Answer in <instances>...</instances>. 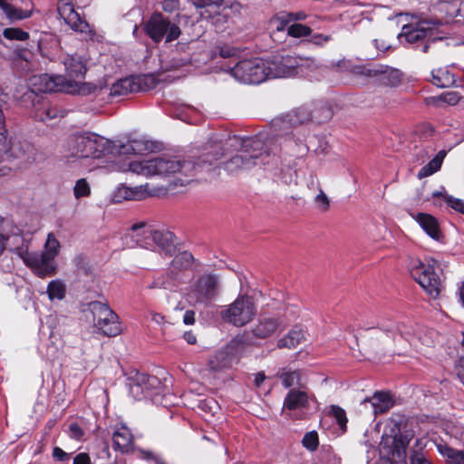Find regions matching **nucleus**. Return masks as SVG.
<instances>
[{"mask_svg":"<svg viewBox=\"0 0 464 464\" xmlns=\"http://www.w3.org/2000/svg\"><path fill=\"white\" fill-rule=\"evenodd\" d=\"M117 169L122 172L130 171L147 178L176 173L189 176L194 169V165L190 161L180 160L176 157L163 156L141 160H129L121 164Z\"/></svg>","mask_w":464,"mask_h":464,"instance_id":"nucleus-1","label":"nucleus"},{"mask_svg":"<svg viewBox=\"0 0 464 464\" xmlns=\"http://www.w3.org/2000/svg\"><path fill=\"white\" fill-rule=\"evenodd\" d=\"M129 236L137 246L157 250L166 256H171L176 251L174 235L170 231L156 228L145 222L132 225Z\"/></svg>","mask_w":464,"mask_h":464,"instance_id":"nucleus-2","label":"nucleus"},{"mask_svg":"<svg viewBox=\"0 0 464 464\" xmlns=\"http://www.w3.org/2000/svg\"><path fill=\"white\" fill-rule=\"evenodd\" d=\"M113 143L92 132L70 137L67 150L72 157L101 159L112 153Z\"/></svg>","mask_w":464,"mask_h":464,"instance_id":"nucleus-3","label":"nucleus"},{"mask_svg":"<svg viewBox=\"0 0 464 464\" xmlns=\"http://www.w3.org/2000/svg\"><path fill=\"white\" fill-rule=\"evenodd\" d=\"M31 91L29 92H64L85 95L94 91L95 86L91 83L78 82L67 80L63 75L39 74L29 79Z\"/></svg>","mask_w":464,"mask_h":464,"instance_id":"nucleus-4","label":"nucleus"},{"mask_svg":"<svg viewBox=\"0 0 464 464\" xmlns=\"http://www.w3.org/2000/svg\"><path fill=\"white\" fill-rule=\"evenodd\" d=\"M409 268L411 276L423 290L432 298H437L444 287L437 261L429 258L423 262L419 258H413Z\"/></svg>","mask_w":464,"mask_h":464,"instance_id":"nucleus-5","label":"nucleus"},{"mask_svg":"<svg viewBox=\"0 0 464 464\" xmlns=\"http://www.w3.org/2000/svg\"><path fill=\"white\" fill-rule=\"evenodd\" d=\"M439 21H430L426 19H419L402 26L401 38L410 44L420 43L421 52L427 53L431 43L442 40L444 36L437 35Z\"/></svg>","mask_w":464,"mask_h":464,"instance_id":"nucleus-6","label":"nucleus"},{"mask_svg":"<svg viewBox=\"0 0 464 464\" xmlns=\"http://www.w3.org/2000/svg\"><path fill=\"white\" fill-rule=\"evenodd\" d=\"M399 334L395 338L398 347L386 350L388 352L402 353L406 352V346L402 343L404 340L417 352H422L424 348L430 347L435 342V332L421 327H414L411 325L401 324L398 328Z\"/></svg>","mask_w":464,"mask_h":464,"instance_id":"nucleus-7","label":"nucleus"},{"mask_svg":"<svg viewBox=\"0 0 464 464\" xmlns=\"http://www.w3.org/2000/svg\"><path fill=\"white\" fill-rule=\"evenodd\" d=\"M87 311L92 314L93 326L98 333L110 337L121 333L120 318L107 303L91 302L88 304Z\"/></svg>","mask_w":464,"mask_h":464,"instance_id":"nucleus-8","label":"nucleus"},{"mask_svg":"<svg viewBox=\"0 0 464 464\" xmlns=\"http://www.w3.org/2000/svg\"><path fill=\"white\" fill-rule=\"evenodd\" d=\"M244 147L246 150L237 154L226 163V169L228 171L251 169L255 166L265 164L266 159L269 158V154L264 150V145L260 140H248Z\"/></svg>","mask_w":464,"mask_h":464,"instance_id":"nucleus-9","label":"nucleus"},{"mask_svg":"<svg viewBox=\"0 0 464 464\" xmlns=\"http://www.w3.org/2000/svg\"><path fill=\"white\" fill-rule=\"evenodd\" d=\"M256 314V306L246 295H239L233 303L220 310L221 318L237 327L247 324L254 319Z\"/></svg>","mask_w":464,"mask_h":464,"instance_id":"nucleus-10","label":"nucleus"},{"mask_svg":"<svg viewBox=\"0 0 464 464\" xmlns=\"http://www.w3.org/2000/svg\"><path fill=\"white\" fill-rule=\"evenodd\" d=\"M266 60L256 57L238 62L230 69V73L240 82L258 84L266 80Z\"/></svg>","mask_w":464,"mask_h":464,"instance_id":"nucleus-11","label":"nucleus"},{"mask_svg":"<svg viewBox=\"0 0 464 464\" xmlns=\"http://www.w3.org/2000/svg\"><path fill=\"white\" fill-rule=\"evenodd\" d=\"M145 31L155 43H159L163 38L166 43H170L180 34L179 27L160 13L151 15L146 23Z\"/></svg>","mask_w":464,"mask_h":464,"instance_id":"nucleus-12","label":"nucleus"},{"mask_svg":"<svg viewBox=\"0 0 464 464\" xmlns=\"http://www.w3.org/2000/svg\"><path fill=\"white\" fill-rule=\"evenodd\" d=\"M160 389V381L156 376L146 373H137L129 384L130 395L138 401L150 399L153 402H159Z\"/></svg>","mask_w":464,"mask_h":464,"instance_id":"nucleus-13","label":"nucleus"},{"mask_svg":"<svg viewBox=\"0 0 464 464\" xmlns=\"http://www.w3.org/2000/svg\"><path fill=\"white\" fill-rule=\"evenodd\" d=\"M157 85L156 79L150 74L122 78L110 89L111 97H121L137 92H146Z\"/></svg>","mask_w":464,"mask_h":464,"instance_id":"nucleus-14","label":"nucleus"},{"mask_svg":"<svg viewBox=\"0 0 464 464\" xmlns=\"http://www.w3.org/2000/svg\"><path fill=\"white\" fill-rule=\"evenodd\" d=\"M355 72L373 78L379 84L388 87L399 86L403 78V73L399 69L383 64L359 67Z\"/></svg>","mask_w":464,"mask_h":464,"instance_id":"nucleus-15","label":"nucleus"},{"mask_svg":"<svg viewBox=\"0 0 464 464\" xmlns=\"http://www.w3.org/2000/svg\"><path fill=\"white\" fill-rule=\"evenodd\" d=\"M16 253L24 263L30 267L38 276L44 277L55 273L56 266L44 251L42 253L29 252L23 248H17Z\"/></svg>","mask_w":464,"mask_h":464,"instance_id":"nucleus-16","label":"nucleus"},{"mask_svg":"<svg viewBox=\"0 0 464 464\" xmlns=\"http://www.w3.org/2000/svg\"><path fill=\"white\" fill-rule=\"evenodd\" d=\"M218 277L215 275L206 274L197 280L189 296L197 303L206 304L214 300L218 296Z\"/></svg>","mask_w":464,"mask_h":464,"instance_id":"nucleus-17","label":"nucleus"},{"mask_svg":"<svg viewBox=\"0 0 464 464\" xmlns=\"http://www.w3.org/2000/svg\"><path fill=\"white\" fill-rule=\"evenodd\" d=\"M310 396L302 389H291L284 400L283 411L293 419H302L306 410L309 409Z\"/></svg>","mask_w":464,"mask_h":464,"instance_id":"nucleus-18","label":"nucleus"},{"mask_svg":"<svg viewBox=\"0 0 464 464\" xmlns=\"http://www.w3.org/2000/svg\"><path fill=\"white\" fill-rule=\"evenodd\" d=\"M57 9L60 16L72 30L84 34L86 37L92 39L94 36L93 30L91 28V25L74 10L71 0H59Z\"/></svg>","mask_w":464,"mask_h":464,"instance_id":"nucleus-19","label":"nucleus"},{"mask_svg":"<svg viewBox=\"0 0 464 464\" xmlns=\"http://www.w3.org/2000/svg\"><path fill=\"white\" fill-rule=\"evenodd\" d=\"M266 62V79L286 78L296 75L299 72V65L296 58L292 56L275 57Z\"/></svg>","mask_w":464,"mask_h":464,"instance_id":"nucleus-20","label":"nucleus"},{"mask_svg":"<svg viewBox=\"0 0 464 464\" xmlns=\"http://www.w3.org/2000/svg\"><path fill=\"white\" fill-rule=\"evenodd\" d=\"M407 444L402 437L386 439L380 444V453L393 464H406Z\"/></svg>","mask_w":464,"mask_h":464,"instance_id":"nucleus-21","label":"nucleus"},{"mask_svg":"<svg viewBox=\"0 0 464 464\" xmlns=\"http://www.w3.org/2000/svg\"><path fill=\"white\" fill-rule=\"evenodd\" d=\"M164 193V189L160 188H150L149 184L129 188L125 185L118 187L113 195L115 201L119 202L122 199L126 200H139L147 196L155 197Z\"/></svg>","mask_w":464,"mask_h":464,"instance_id":"nucleus-22","label":"nucleus"},{"mask_svg":"<svg viewBox=\"0 0 464 464\" xmlns=\"http://www.w3.org/2000/svg\"><path fill=\"white\" fill-rule=\"evenodd\" d=\"M24 97L32 102V112L37 121H46L57 117V110L53 108L49 102L45 101L43 96L34 94V92H26Z\"/></svg>","mask_w":464,"mask_h":464,"instance_id":"nucleus-23","label":"nucleus"},{"mask_svg":"<svg viewBox=\"0 0 464 464\" xmlns=\"http://www.w3.org/2000/svg\"><path fill=\"white\" fill-rule=\"evenodd\" d=\"M10 156L19 160L20 164L27 165L35 160V149L24 140L13 141L9 149Z\"/></svg>","mask_w":464,"mask_h":464,"instance_id":"nucleus-24","label":"nucleus"},{"mask_svg":"<svg viewBox=\"0 0 464 464\" xmlns=\"http://www.w3.org/2000/svg\"><path fill=\"white\" fill-rule=\"evenodd\" d=\"M193 261L194 257L189 252L176 255L168 268V276L179 280L183 272L191 268Z\"/></svg>","mask_w":464,"mask_h":464,"instance_id":"nucleus-25","label":"nucleus"},{"mask_svg":"<svg viewBox=\"0 0 464 464\" xmlns=\"http://www.w3.org/2000/svg\"><path fill=\"white\" fill-rule=\"evenodd\" d=\"M113 449L121 452H128L132 449L133 435L124 424L117 426L112 434Z\"/></svg>","mask_w":464,"mask_h":464,"instance_id":"nucleus-26","label":"nucleus"},{"mask_svg":"<svg viewBox=\"0 0 464 464\" xmlns=\"http://www.w3.org/2000/svg\"><path fill=\"white\" fill-rule=\"evenodd\" d=\"M234 355L230 347L218 351L208 360V367L212 372H222L232 367Z\"/></svg>","mask_w":464,"mask_h":464,"instance_id":"nucleus-27","label":"nucleus"},{"mask_svg":"<svg viewBox=\"0 0 464 464\" xmlns=\"http://www.w3.org/2000/svg\"><path fill=\"white\" fill-rule=\"evenodd\" d=\"M68 76L82 78L86 73V61L78 53L66 55L63 60Z\"/></svg>","mask_w":464,"mask_h":464,"instance_id":"nucleus-28","label":"nucleus"},{"mask_svg":"<svg viewBox=\"0 0 464 464\" xmlns=\"http://www.w3.org/2000/svg\"><path fill=\"white\" fill-rule=\"evenodd\" d=\"M412 218L419 223L420 227L433 239L440 241L442 237L437 219L430 214L418 213Z\"/></svg>","mask_w":464,"mask_h":464,"instance_id":"nucleus-29","label":"nucleus"},{"mask_svg":"<svg viewBox=\"0 0 464 464\" xmlns=\"http://www.w3.org/2000/svg\"><path fill=\"white\" fill-rule=\"evenodd\" d=\"M199 11L203 19H209L220 14L224 0H190Z\"/></svg>","mask_w":464,"mask_h":464,"instance_id":"nucleus-30","label":"nucleus"},{"mask_svg":"<svg viewBox=\"0 0 464 464\" xmlns=\"http://www.w3.org/2000/svg\"><path fill=\"white\" fill-rule=\"evenodd\" d=\"M436 448L446 464H464V449L452 448L443 441L437 442Z\"/></svg>","mask_w":464,"mask_h":464,"instance_id":"nucleus-31","label":"nucleus"},{"mask_svg":"<svg viewBox=\"0 0 464 464\" xmlns=\"http://www.w3.org/2000/svg\"><path fill=\"white\" fill-rule=\"evenodd\" d=\"M364 401H371L375 414L386 412L394 403L391 394L383 392H376L371 400Z\"/></svg>","mask_w":464,"mask_h":464,"instance_id":"nucleus-32","label":"nucleus"},{"mask_svg":"<svg viewBox=\"0 0 464 464\" xmlns=\"http://www.w3.org/2000/svg\"><path fill=\"white\" fill-rule=\"evenodd\" d=\"M279 327V323L274 318L260 320L253 328V334L258 338L265 339L272 335Z\"/></svg>","mask_w":464,"mask_h":464,"instance_id":"nucleus-33","label":"nucleus"},{"mask_svg":"<svg viewBox=\"0 0 464 464\" xmlns=\"http://www.w3.org/2000/svg\"><path fill=\"white\" fill-rule=\"evenodd\" d=\"M304 332L300 329H293L286 335L280 338L277 341V347L287 348V349H295L298 344L301 343L304 339Z\"/></svg>","mask_w":464,"mask_h":464,"instance_id":"nucleus-34","label":"nucleus"},{"mask_svg":"<svg viewBox=\"0 0 464 464\" xmlns=\"http://www.w3.org/2000/svg\"><path fill=\"white\" fill-rule=\"evenodd\" d=\"M454 75L447 69L440 68L431 72V82L440 88H448L454 83Z\"/></svg>","mask_w":464,"mask_h":464,"instance_id":"nucleus-35","label":"nucleus"},{"mask_svg":"<svg viewBox=\"0 0 464 464\" xmlns=\"http://www.w3.org/2000/svg\"><path fill=\"white\" fill-rule=\"evenodd\" d=\"M278 376L285 388L302 387L301 373L297 370L282 369L278 372Z\"/></svg>","mask_w":464,"mask_h":464,"instance_id":"nucleus-36","label":"nucleus"},{"mask_svg":"<svg viewBox=\"0 0 464 464\" xmlns=\"http://www.w3.org/2000/svg\"><path fill=\"white\" fill-rule=\"evenodd\" d=\"M446 156V152L444 150L439 151V153L425 166H423L419 173V179L429 177L435 172H437L442 164V161Z\"/></svg>","mask_w":464,"mask_h":464,"instance_id":"nucleus-37","label":"nucleus"},{"mask_svg":"<svg viewBox=\"0 0 464 464\" xmlns=\"http://www.w3.org/2000/svg\"><path fill=\"white\" fill-rule=\"evenodd\" d=\"M65 284L59 279L52 280L47 286V294L50 300H62L65 296Z\"/></svg>","mask_w":464,"mask_h":464,"instance_id":"nucleus-38","label":"nucleus"},{"mask_svg":"<svg viewBox=\"0 0 464 464\" xmlns=\"http://www.w3.org/2000/svg\"><path fill=\"white\" fill-rule=\"evenodd\" d=\"M432 196L433 198H441L448 206L452 208L454 210L464 214V200L448 195L444 189L433 192Z\"/></svg>","mask_w":464,"mask_h":464,"instance_id":"nucleus-39","label":"nucleus"},{"mask_svg":"<svg viewBox=\"0 0 464 464\" xmlns=\"http://www.w3.org/2000/svg\"><path fill=\"white\" fill-rule=\"evenodd\" d=\"M311 185H315L318 188V194L314 197L316 208L322 212H326L330 208V200L328 197L320 188L319 181L316 178L312 177Z\"/></svg>","mask_w":464,"mask_h":464,"instance_id":"nucleus-40","label":"nucleus"},{"mask_svg":"<svg viewBox=\"0 0 464 464\" xmlns=\"http://www.w3.org/2000/svg\"><path fill=\"white\" fill-rule=\"evenodd\" d=\"M311 120L310 113L305 109H298L287 114L284 121L289 122L293 126L304 124Z\"/></svg>","mask_w":464,"mask_h":464,"instance_id":"nucleus-41","label":"nucleus"},{"mask_svg":"<svg viewBox=\"0 0 464 464\" xmlns=\"http://www.w3.org/2000/svg\"><path fill=\"white\" fill-rule=\"evenodd\" d=\"M5 14L10 21L24 20L32 15V11L23 10L10 4L8 6H5Z\"/></svg>","mask_w":464,"mask_h":464,"instance_id":"nucleus-42","label":"nucleus"},{"mask_svg":"<svg viewBox=\"0 0 464 464\" xmlns=\"http://www.w3.org/2000/svg\"><path fill=\"white\" fill-rule=\"evenodd\" d=\"M60 242L57 240L53 233H49L44 244V252L51 258L54 259L60 251Z\"/></svg>","mask_w":464,"mask_h":464,"instance_id":"nucleus-43","label":"nucleus"},{"mask_svg":"<svg viewBox=\"0 0 464 464\" xmlns=\"http://www.w3.org/2000/svg\"><path fill=\"white\" fill-rule=\"evenodd\" d=\"M460 95L456 92H448L439 97H429L426 99L427 104H435L443 102L450 105H455L460 99Z\"/></svg>","mask_w":464,"mask_h":464,"instance_id":"nucleus-44","label":"nucleus"},{"mask_svg":"<svg viewBox=\"0 0 464 464\" xmlns=\"http://www.w3.org/2000/svg\"><path fill=\"white\" fill-rule=\"evenodd\" d=\"M440 10L445 13L446 16L452 19L458 15L460 16V8L459 0L444 2L440 5Z\"/></svg>","mask_w":464,"mask_h":464,"instance_id":"nucleus-45","label":"nucleus"},{"mask_svg":"<svg viewBox=\"0 0 464 464\" xmlns=\"http://www.w3.org/2000/svg\"><path fill=\"white\" fill-rule=\"evenodd\" d=\"M178 279H172L168 276V271L166 274H160L157 276L152 283L148 286L150 289L153 288H169L170 287L174 282H176Z\"/></svg>","mask_w":464,"mask_h":464,"instance_id":"nucleus-46","label":"nucleus"},{"mask_svg":"<svg viewBox=\"0 0 464 464\" xmlns=\"http://www.w3.org/2000/svg\"><path fill=\"white\" fill-rule=\"evenodd\" d=\"M312 29L302 24H294L287 28V34L295 38L311 35Z\"/></svg>","mask_w":464,"mask_h":464,"instance_id":"nucleus-47","label":"nucleus"},{"mask_svg":"<svg viewBox=\"0 0 464 464\" xmlns=\"http://www.w3.org/2000/svg\"><path fill=\"white\" fill-rule=\"evenodd\" d=\"M3 35L8 40L15 41H26L29 38V34L27 32H24L20 28L14 27L5 28L3 31Z\"/></svg>","mask_w":464,"mask_h":464,"instance_id":"nucleus-48","label":"nucleus"},{"mask_svg":"<svg viewBox=\"0 0 464 464\" xmlns=\"http://www.w3.org/2000/svg\"><path fill=\"white\" fill-rule=\"evenodd\" d=\"M91 193V188L85 179H80L76 181L73 188V194L76 198L88 197Z\"/></svg>","mask_w":464,"mask_h":464,"instance_id":"nucleus-49","label":"nucleus"},{"mask_svg":"<svg viewBox=\"0 0 464 464\" xmlns=\"http://www.w3.org/2000/svg\"><path fill=\"white\" fill-rule=\"evenodd\" d=\"M318 434L316 431H310L304 434L302 444L308 450L314 451L318 447Z\"/></svg>","mask_w":464,"mask_h":464,"instance_id":"nucleus-50","label":"nucleus"},{"mask_svg":"<svg viewBox=\"0 0 464 464\" xmlns=\"http://www.w3.org/2000/svg\"><path fill=\"white\" fill-rule=\"evenodd\" d=\"M331 413L334 417L336 422L340 426L343 431L346 430L347 418L343 409L339 406L333 405L331 407Z\"/></svg>","mask_w":464,"mask_h":464,"instance_id":"nucleus-51","label":"nucleus"},{"mask_svg":"<svg viewBox=\"0 0 464 464\" xmlns=\"http://www.w3.org/2000/svg\"><path fill=\"white\" fill-rule=\"evenodd\" d=\"M309 36L308 42L317 46H324L332 40V36L329 34H311Z\"/></svg>","mask_w":464,"mask_h":464,"instance_id":"nucleus-52","label":"nucleus"},{"mask_svg":"<svg viewBox=\"0 0 464 464\" xmlns=\"http://www.w3.org/2000/svg\"><path fill=\"white\" fill-rule=\"evenodd\" d=\"M198 408L205 412L214 414L218 407L214 400H202L198 403Z\"/></svg>","mask_w":464,"mask_h":464,"instance_id":"nucleus-53","label":"nucleus"},{"mask_svg":"<svg viewBox=\"0 0 464 464\" xmlns=\"http://www.w3.org/2000/svg\"><path fill=\"white\" fill-rule=\"evenodd\" d=\"M5 222L6 220L2 216H0V255L5 249L6 243L9 238L5 229Z\"/></svg>","mask_w":464,"mask_h":464,"instance_id":"nucleus-54","label":"nucleus"},{"mask_svg":"<svg viewBox=\"0 0 464 464\" xmlns=\"http://www.w3.org/2000/svg\"><path fill=\"white\" fill-rule=\"evenodd\" d=\"M411 464H432L423 453L414 451L411 455Z\"/></svg>","mask_w":464,"mask_h":464,"instance_id":"nucleus-55","label":"nucleus"},{"mask_svg":"<svg viewBox=\"0 0 464 464\" xmlns=\"http://www.w3.org/2000/svg\"><path fill=\"white\" fill-rule=\"evenodd\" d=\"M53 457L55 460L65 461L70 459V454L59 447H54L53 450Z\"/></svg>","mask_w":464,"mask_h":464,"instance_id":"nucleus-56","label":"nucleus"},{"mask_svg":"<svg viewBox=\"0 0 464 464\" xmlns=\"http://www.w3.org/2000/svg\"><path fill=\"white\" fill-rule=\"evenodd\" d=\"M150 315H151V321L154 322L155 324L160 325L162 327V329H161L162 334H165L164 327L167 324H169V323L165 319V316L162 315L161 314H159V313H156V312H152L150 314Z\"/></svg>","mask_w":464,"mask_h":464,"instance_id":"nucleus-57","label":"nucleus"},{"mask_svg":"<svg viewBox=\"0 0 464 464\" xmlns=\"http://www.w3.org/2000/svg\"><path fill=\"white\" fill-rule=\"evenodd\" d=\"M69 435L72 439L80 440L83 436V430L77 423H72L69 426Z\"/></svg>","mask_w":464,"mask_h":464,"instance_id":"nucleus-58","label":"nucleus"},{"mask_svg":"<svg viewBox=\"0 0 464 464\" xmlns=\"http://www.w3.org/2000/svg\"><path fill=\"white\" fill-rule=\"evenodd\" d=\"M219 54L224 58H228L237 55V50L229 45H222L219 47Z\"/></svg>","mask_w":464,"mask_h":464,"instance_id":"nucleus-59","label":"nucleus"},{"mask_svg":"<svg viewBox=\"0 0 464 464\" xmlns=\"http://www.w3.org/2000/svg\"><path fill=\"white\" fill-rule=\"evenodd\" d=\"M72 464H92V461L87 453L82 452L73 458Z\"/></svg>","mask_w":464,"mask_h":464,"instance_id":"nucleus-60","label":"nucleus"},{"mask_svg":"<svg viewBox=\"0 0 464 464\" xmlns=\"http://www.w3.org/2000/svg\"><path fill=\"white\" fill-rule=\"evenodd\" d=\"M179 6L178 0H164L162 3V8L166 12H172Z\"/></svg>","mask_w":464,"mask_h":464,"instance_id":"nucleus-61","label":"nucleus"},{"mask_svg":"<svg viewBox=\"0 0 464 464\" xmlns=\"http://www.w3.org/2000/svg\"><path fill=\"white\" fill-rule=\"evenodd\" d=\"M285 14L289 21H303L307 17L306 14L304 12L288 13Z\"/></svg>","mask_w":464,"mask_h":464,"instance_id":"nucleus-62","label":"nucleus"},{"mask_svg":"<svg viewBox=\"0 0 464 464\" xmlns=\"http://www.w3.org/2000/svg\"><path fill=\"white\" fill-rule=\"evenodd\" d=\"M183 323L187 325L194 324L195 312L193 310H187L183 315Z\"/></svg>","mask_w":464,"mask_h":464,"instance_id":"nucleus-63","label":"nucleus"},{"mask_svg":"<svg viewBox=\"0 0 464 464\" xmlns=\"http://www.w3.org/2000/svg\"><path fill=\"white\" fill-rule=\"evenodd\" d=\"M456 372L459 379L464 384V355L459 359V364L456 367Z\"/></svg>","mask_w":464,"mask_h":464,"instance_id":"nucleus-64","label":"nucleus"}]
</instances>
